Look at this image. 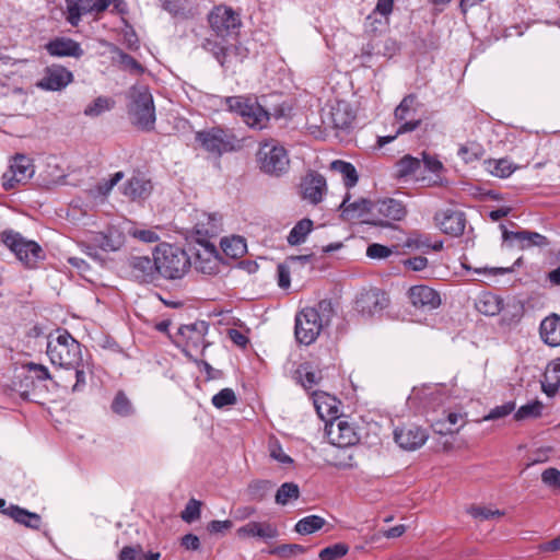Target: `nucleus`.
Returning <instances> with one entry per match:
<instances>
[{"label": "nucleus", "instance_id": "412c9836", "mask_svg": "<svg viewBox=\"0 0 560 560\" xmlns=\"http://www.w3.org/2000/svg\"><path fill=\"white\" fill-rule=\"evenodd\" d=\"M434 221L440 230L447 235L458 237L466 226V215L463 211L446 209L434 214Z\"/></svg>", "mask_w": 560, "mask_h": 560}, {"label": "nucleus", "instance_id": "423d86ee", "mask_svg": "<svg viewBox=\"0 0 560 560\" xmlns=\"http://www.w3.org/2000/svg\"><path fill=\"white\" fill-rule=\"evenodd\" d=\"M256 162L264 174L275 177L282 176L290 168L288 151L276 140H267L259 144Z\"/></svg>", "mask_w": 560, "mask_h": 560}, {"label": "nucleus", "instance_id": "a878e982", "mask_svg": "<svg viewBox=\"0 0 560 560\" xmlns=\"http://www.w3.org/2000/svg\"><path fill=\"white\" fill-rule=\"evenodd\" d=\"M394 438L401 448L413 451L425 443L428 440V433L421 427L409 425L395 429Z\"/></svg>", "mask_w": 560, "mask_h": 560}, {"label": "nucleus", "instance_id": "0eeeda50", "mask_svg": "<svg viewBox=\"0 0 560 560\" xmlns=\"http://www.w3.org/2000/svg\"><path fill=\"white\" fill-rule=\"evenodd\" d=\"M0 240L26 268H35L39 260L45 259L40 245L16 231L4 230L0 234Z\"/></svg>", "mask_w": 560, "mask_h": 560}, {"label": "nucleus", "instance_id": "a18cd8bd", "mask_svg": "<svg viewBox=\"0 0 560 560\" xmlns=\"http://www.w3.org/2000/svg\"><path fill=\"white\" fill-rule=\"evenodd\" d=\"M306 550V547L299 544H283L268 549L267 552L281 559H289L305 553Z\"/></svg>", "mask_w": 560, "mask_h": 560}, {"label": "nucleus", "instance_id": "f03ea898", "mask_svg": "<svg viewBox=\"0 0 560 560\" xmlns=\"http://www.w3.org/2000/svg\"><path fill=\"white\" fill-rule=\"evenodd\" d=\"M326 312H332L331 303L323 300L316 307H305L296 314L294 334L298 342L308 346L317 339Z\"/></svg>", "mask_w": 560, "mask_h": 560}, {"label": "nucleus", "instance_id": "5fc2aeb1", "mask_svg": "<svg viewBox=\"0 0 560 560\" xmlns=\"http://www.w3.org/2000/svg\"><path fill=\"white\" fill-rule=\"evenodd\" d=\"M237 401L236 395L232 388H223L217 393L212 399V405L218 409H223L228 406H233Z\"/></svg>", "mask_w": 560, "mask_h": 560}, {"label": "nucleus", "instance_id": "e433bc0d", "mask_svg": "<svg viewBox=\"0 0 560 560\" xmlns=\"http://www.w3.org/2000/svg\"><path fill=\"white\" fill-rule=\"evenodd\" d=\"M542 392L549 396H555L560 389V363L553 362L545 373V380L541 382Z\"/></svg>", "mask_w": 560, "mask_h": 560}, {"label": "nucleus", "instance_id": "f3484780", "mask_svg": "<svg viewBox=\"0 0 560 560\" xmlns=\"http://www.w3.org/2000/svg\"><path fill=\"white\" fill-rule=\"evenodd\" d=\"M66 20L71 26H78L82 15L103 13L110 4V0H66Z\"/></svg>", "mask_w": 560, "mask_h": 560}, {"label": "nucleus", "instance_id": "6e6d98bb", "mask_svg": "<svg viewBox=\"0 0 560 560\" xmlns=\"http://www.w3.org/2000/svg\"><path fill=\"white\" fill-rule=\"evenodd\" d=\"M188 0H161V7L172 16L187 18Z\"/></svg>", "mask_w": 560, "mask_h": 560}, {"label": "nucleus", "instance_id": "4c0bfd02", "mask_svg": "<svg viewBox=\"0 0 560 560\" xmlns=\"http://www.w3.org/2000/svg\"><path fill=\"white\" fill-rule=\"evenodd\" d=\"M486 170L492 174L493 176L500 178H506L511 176L515 170L516 165L513 164L509 159H489L485 162Z\"/></svg>", "mask_w": 560, "mask_h": 560}, {"label": "nucleus", "instance_id": "dca6fc26", "mask_svg": "<svg viewBox=\"0 0 560 560\" xmlns=\"http://www.w3.org/2000/svg\"><path fill=\"white\" fill-rule=\"evenodd\" d=\"M129 276L140 283H152L159 279L155 254L149 256H130L126 261Z\"/></svg>", "mask_w": 560, "mask_h": 560}, {"label": "nucleus", "instance_id": "69168bd1", "mask_svg": "<svg viewBox=\"0 0 560 560\" xmlns=\"http://www.w3.org/2000/svg\"><path fill=\"white\" fill-rule=\"evenodd\" d=\"M393 254V249L380 243H372L366 248V256L371 259H385Z\"/></svg>", "mask_w": 560, "mask_h": 560}, {"label": "nucleus", "instance_id": "de8ad7c7", "mask_svg": "<svg viewBox=\"0 0 560 560\" xmlns=\"http://www.w3.org/2000/svg\"><path fill=\"white\" fill-rule=\"evenodd\" d=\"M544 405L539 400L530 401L526 405L521 406L514 413V419L517 421L526 419H536L541 416Z\"/></svg>", "mask_w": 560, "mask_h": 560}, {"label": "nucleus", "instance_id": "ea45409f", "mask_svg": "<svg viewBox=\"0 0 560 560\" xmlns=\"http://www.w3.org/2000/svg\"><path fill=\"white\" fill-rule=\"evenodd\" d=\"M313 230V221L304 218L300 220L290 231L287 241L290 245H300Z\"/></svg>", "mask_w": 560, "mask_h": 560}, {"label": "nucleus", "instance_id": "393cba45", "mask_svg": "<svg viewBox=\"0 0 560 560\" xmlns=\"http://www.w3.org/2000/svg\"><path fill=\"white\" fill-rule=\"evenodd\" d=\"M326 190V179L317 172L308 173L301 183L302 198L312 205H318Z\"/></svg>", "mask_w": 560, "mask_h": 560}, {"label": "nucleus", "instance_id": "864d4df0", "mask_svg": "<svg viewBox=\"0 0 560 560\" xmlns=\"http://www.w3.org/2000/svg\"><path fill=\"white\" fill-rule=\"evenodd\" d=\"M349 551V546L345 542H337L325 547L318 553L320 560H337L345 557Z\"/></svg>", "mask_w": 560, "mask_h": 560}, {"label": "nucleus", "instance_id": "a211bd4d", "mask_svg": "<svg viewBox=\"0 0 560 560\" xmlns=\"http://www.w3.org/2000/svg\"><path fill=\"white\" fill-rule=\"evenodd\" d=\"M191 265L205 275H217L220 271L221 256L213 243L197 244Z\"/></svg>", "mask_w": 560, "mask_h": 560}, {"label": "nucleus", "instance_id": "774afa93", "mask_svg": "<svg viewBox=\"0 0 560 560\" xmlns=\"http://www.w3.org/2000/svg\"><path fill=\"white\" fill-rule=\"evenodd\" d=\"M541 481L555 490H560V470L553 467L545 469L541 474Z\"/></svg>", "mask_w": 560, "mask_h": 560}, {"label": "nucleus", "instance_id": "cd10ccee", "mask_svg": "<svg viewBox=\"0 0 560 560\" xmlns=\"http://www.w3.org/2000/svg\"><path fill=\"white\" fill-rule=\"evenodd\" d=\"M240 538H254L258 537L264 540H271L279 536L277 526L270 522H256L252 521L241 526L236 530Z\"/></svg>", "mask_w": 560, "mask_h": 560}, {"label": "nucleus", "instance_id": "b1692460", "mask_svg": "<svg viewBox=\"0 0 560 560\" xmlns=\"http://www.w3.org/2000/svg\"><path fill=\"white\" fill-rule=\"evenodd\" d=\"M503 241H515L521 249L530 248L533 246L546 247L549 245L548 238L538 233L528 230L509 231L504 224H500Z\"/></svg>", "mask_w": 560, "mask_h": 560}, {"label": "nucleus", "instance_id": "c85d7f7f", "mask_svg": "<svg viewBox=\"0 0 560 560\" xmlns=\"http://www.w3.org/2000/svg\"><path fill=\"white\" fill-rule=\"evenodd\" d=\"M349 201L350 194L347 192L342 202L339 206V209L341 210V215L345 220H359L362 219L365 214H370L371 219L373 218L374 202L365 198H361L353 202Z\"/></svg>", "mask_w": 560, "mask_h": 560}, {"label": "nucleus", "instance_id": "4468645a", "mask_svg": "<svg viewBox=\"0 0 560 560\" xmlns=\"http://www.w3.org/2000/svg\"><path fill=\"white\" fill-rule=\"evenodd\" d=\"M389 304V299L385 291L371 288L358 294L354 308L362 316L372 317L381 314Z\"/></svg>", "mask_w": 560, "mask_h": 560}, {"label": "nucleus", "instance_id": "c03bdc74", "mask_svg": "<svg viewBox=\"0 0 560 560\" xmlns=\"http://www.w3.org/2000/svg\"><path fill=\"white\" fill-rule=\"evenodd\" d=\"M457 154L465 163H472L485 155V149L481 144L472 141L463 144Z\"/></svg>", "mask_w": 560, "mask_h": 560}, {"label": "nucleus", "instance_id": "603ef678", "mask_svg": "<svg viewBox=\"0 0 560 560\" xmlns=\"http://www.w3.org/2000/svg\"><path fill=\"white\" fill-rule=\"evenodd\" d=\"M466 512L475 520L478 521H488L493 517H501L504 515L503 511H500L498 509L492 510L486 506L480 505H470L467 508Z\"/></svg>", "mask_w": 560, "mask_h": 560}, {"label": "nucleus", "instance_id": "2f4dec72", "mask_svg": "<svg viewBox=\"0 0 560 560\" xmlns=\"http://www.w3.org/2000/svg\"><path fill=\"white\" fill-rule=\"evenodd\" d=\"M3 514L10 516L16 523L32 529H38L42 524V517L39 514L30 512L19 505H9L8 509L3 511Z\"/></svg>", "mask_w": 560, "mask_h": 560}, {"label": "nucleus", "instance_id": "49530a36", "mask_svg": "<svg viewBox=\"0 0 560 560\" xmlns=\"http://www.w3.org/2000/svg\"><path fill=\"white\" fill-rule=\"evenodd\" d=\"M300 497V488L294 482H284L280 486L276 493V503L287 505L291 500Z\"/></svg>", "mask_w": 560, "mask_h": 560}, {"label": "nucleus", "instance_id": "6e6552de", "mask_svg": "<svg viewBox=\"0 0 560 560\" xmlns=\"http://www.w3.org/2000/svg\"><path fill=\"white\" fill-rule=\"evenodd\" d=\"M195 139L205 151L215 156L235 151L241 147L233 130L219 126L197 131Z\"/></svg>", "mask_w": 560, "mask_h": 560}, {"label": "nucleus", "instance_id": "58836bf2", "mask_svg": "<svg viewBox=\"0 0 560 560\" xmlns=\"http://www.w3.org/2000/svg\"><path fill=\"white\" fill-rule=\"evenodd\" d=\"M272 487L273 483L269 480H253L246 488L247 499L254 502H261L266 499Z\"/></svg>", "mask_w": 560, "mask_h": 560}, {"label": "nucleus", "instance_id": "a19ab883", "mask_svg": "<svg viewBox=\"0 0 560 560\" xmlns=\"http://www.w3.org/2000/svg\"><path fill=\"white\" fill-rule=\"evenodd\" d=\"M404 247L410 249H422L424 252H428L430 249L438 252L442 249L443 243L439 242L435 244H431L430 238L428 236L412 233L406 238Z\"/></svg>", "mask_w": 560, "mask_h": 560}, {"label": "nucleus", "instance_id": "9d476101", "mask_svg": "<svg viewBox=\"0 0 560 560\" xmlns=\"http://www.w3.org/2000/svg\"><path fill=\"white\" fill-rule=\"evenodd\" d=\"M209 330V323L205 320H196L195 323L182 325L177 331V345L183 348V352L188 358L194 354H203L208 347L206 335Z\"/></svg>", "mask_w": 560, "mask_h": 560}, {"label": "nucleus", "instance_id": "9b49d317", "mask_svg": "<svg viewBox=\"0 0 560 560\" xmlns=\"http://www.w3.org/2000/svg\"><path fill=\"white\" fill-rule=\"evenodd\" d=\"M406 214V206L400 200L385 198L374 202L373 218L366 222L375 226H389L392 221H400Z\"/></svg>", "mask_w": 560, "mask_h": 560}, {"label": "nucleus", "instance_id": "bb28decb", "mask_svg": "<svg viewBox=\"0 0 560 560\" xmlns=\"http://www.w3.org/2000/svg\"><path fill=\"white\" fill-rule=\"evenodd\" d=\"M153 190L152 182L143 174L131 176L122 186V194L129 200L142 202L150 197Z\"/></svg>", "mask_w": 560, "mask_h": 560}, {"label": "nucleus", "instance_id": "c9c22d12", "mask_svg": "<svg viewBox=\"0 0 560 560\" xmlns=\"http://www.w3.org/2000/svg\"><path fill=\"white\" fill-rule=\"evenodd\" d=\"M220 246L224 255L232 259L241 258L247 252L245 238L238 235L223 237L220 242Z\"/></svg>", "mask_w": 560, "mask_h": 560}, {"label": "nucleus", "instance_id": "8fccbe9b", "mask_svg": "<svg viewBox=\"0 0 560 560\" xmlns=\"http://www.w3.org/2000/svg\"><path fill=\"white\" fill-rule=\"evenodd\" d=\"M202 48L213 55L215 60L223 67L226 61L228 48L222 42L206 38L202 43Z\"/></svg>", "mask_w": 560, "mask_h": 560}, {"label": "nucleus", "instance_id": "f257e3e1", "mask_svg": "<svg viewBox=\"0 0 560 560\" xmlns=\"http://www.w3.org/2000/svg\"><path fill=\"white\" fill-rule=\"evenodd\" d=\"M127 113L131 124L141 131H152L155 126V106L147 85H133L129 89Z\"/></svg>", "mask_w": 560, "mask_h": 560}, {"label": "nucleus", "instance_id": "bf43d9fd", "mask_svg": "<svg viewBox=\"0 0 560 560\" xmlns=\"http://www.w3.org/2000/svg\"><path fill=\"white\" fill-rule=\"evenodd\" d=\"M114 102L104 96H100L93 101L85 109L84 114L86 116H98L105 110H109L113 106Z\"/></svg>", "mask_w": 560, "mask_h": 560}, {"label": "nucleus", "instance_id": "72a5a7b5", "mask_svg": "<svg viewBox=\"0 0 560 560\" xmlns=\"http://www.w3.org/2000/svg\"><path fill=\"white\" fill-rule=\"evenodd\" d=\"M421 168V160L410 154L404 155L395 163V178L405 180Z\"/></svg>", "mask_w": 560, "mask_h": 560}, {"label": "nucleus", "instance_id": "3c124183", "mask_svg": "<svg viewBox=\"0 0 560 560\" xmlns=\"http://www.w3.org/2000/svg\"><path fill=\"white\" fill-rule=\"evenodd\" d=\"M127 234L145 244L156 243L160 240L159 234L152 229H144L137 225H131L127 230Z\"/></svg>", "mask_w": 560, "mask_h": 560}, {"label": "nucleus", "instance_id": "5701e85b", "mask_svg": "<svg viewBox=\"0 0 560 560\" xmlns=\"http://www.w3.org/2000/svg\"><path fill=\"white\" fill-rule=\"evenodd\" d=\"M44 48L49 56L56 58H81L84 54L79 42L65 36L51 38L45 44Z\"/></svg>", "mask_w": 560, "mask_h": 560}, {"label": "nucleus", "instance_id": "0e129e2a", "mask_svg": "<svg viewBox=\"0 0 560 560\" xmlns=\"http://www.w3.org/2000/svg\"><path fill=\"white\" fill-rule=\"evenodd\" d=\"M103 253L115 252L119 248V244L115 243L113 238L103 233H95L91 240Z\"/></svg>", "mask_w": 560, "mask_h": 560}, {"label": "nucleus", "instance_id": "6ab92c4d", "mask_svg": "<svg viewBox=\"0 0 560 560\" xmlns=\"http://www.w3.org/2000/svg\"><path fill=\"white\" fill-rule=\"evenodd\" d=\"M222 231V217L218 213L201 212L194 226L196 244L212 243Z\"/></svg>", "mask_w": 560, "mask_h": 560}, {"label": "nucleus", "instance_id": "473e14b6", "mask_svg": "<svg viewBox=\"0 0 560 560\" xmlns=\"http://www.w3.org/2000/svg\"><path fill=\"white\" fill-rule=\"evenodd\" d=\"M502 303L503 299L500 295L491 292H485L478 298L476 308L483 315L494 316L500 314L502 311Z\"/></svg>", "mask_w": 560, "mask_h": 560}, {"label": "nucleus", "instance_id": "20e7f679", "mask_svg": "<svg viewBox=\"0 0 560 560\" xmlns=\"http://www.w3.org/2000/svg\"><path fill=\"white\" fill-rule=\"evenodd\" d=\"M224 103L228 109L240 115L248 127L258 130L267 127L270 114L260 105L256 96H228L224 98Z\"/></svg>", "mask_w": 560, "mask_h": 560}, {"label": "nucleus", "instance_id": "1a4fd4ad", "mask_svg": "<svg viewBox=\"0 0 560 560\" xmlns=\"http://www.w3.org/2000/svg\"><path fill=\"white\" fill-rule=\"evenodd\" d=\"M421 104L415 93L407 94L394 109V122L397 125L396 136L411 133L422 126L419 115Z\"/></svg>", "mask_w": 560, "mask_h": 560}, {"label": "nucleus", "instance_id": "7ed1b4c3", "mask_svg": "<svg viewBox=\"0 0 560 560\" xmlns=\"http://www.w3.org/2000/svg\"><path fill=\"white\" fill-rule=\"evenodd\" d=\"M158 271L164 279H180L191 266L190 257L187 253L171 244H162L155 248Z\"/></svg>", "mask_w": 560, "mask_h": 560}, {"label": "nucleus", "instance_id": "2eb2a0df", "mask_svg": "<svg viewBox=\"0 0 560 560\" xmlns=\"http://www.w3.org/2000/svg\"><path fill=\"white\" fill-rule=\"evenodd\" d=\"M73 81V73L66 67L52 63L43 70L42 78L36 86L43 91L58 92L66 89Z\"/></svg>", "mask_w": 560, "mask_h": 560}, {"label": "nucleus", "instance_id": "13d9d810", "mask_svg": "<svg viewBox=\"0 0 560 560\" xmlns=\"http://www.w3.org/2000/svg\"><path fill=\"white\" fill-rule=\"evenodd\" d=\"M354 116L341 110V106L338 105L331 112V121L336 129L346 130L351 127Z\"/></svg>", "mask_w": 560, "mask_h": 560}, {"label": "nucleus", "instance_id": "680f3d73", "mask_svg": "<svg viewBox=\"0 0 560 560\" xmlns=\"http://www.w3.org/2000/svg\"><path fill=\"white\" fill-rule=\"evenodd\" d=\"M515 407L516 405L514 401H508L501 406H495L486 416H483L482 421H493L504 418L511 415L515 410Z\"/></svg>", "mask_w": 560, "mask_h": 560}, {"label": "nucleus", "instance_id": "37998d69", "mask_svg": "<svg viewBox=\"0 0 560 560\" xmlns=\"http://www.w3.org/2000/svg\"><path fill=\"white\" fill-rule=\"evenodd\" d=\"M326 521L319 515H308L301 518L294 526V529L300 535H310L324 527Z\"/></svg>", "mask_w": 560, "mask_h": 560}, {"label": "nucleus", "instance_id": "aec40b11", "mask_svg": "<svg viewBox=\"0 0 560 560\" xmlns=\"http://www.w3.org/2000/svg\"><path fill=\"white\" fill-rule=\"evenodd\" d=\"M327 436L331 444L338 447L354 445L359 436L351 423L341 418H336L326 427Z\"/></svg>", "mask_w": 560, "mask_h": 560}, {"label": "nucleus", "instance_id": "4d7b16f0", "mask_svg": "<svg viewBox=\"0 0 560 560\" xmlns=\"http://www.w3.org/2000/svg\"><path fill=\"white\" fill-rule=\"evenodd\" d=\"M118 62L124 70H127L135 74H142L144 67L129 54L118 50Z\"/></svg>", "mask_w": 560, "mask_h": 560}, {"label": "nucleus", "instance_id": "ddd939ff", "mask_svg": "<svg viewBox=\"0 0 560 560\" xmlns=\"http://www.w3.org/2000/svg\"><path fill=\"white\" fill-rule=\"evenodd\" d=\"M34 174L31 159L24 154H16L9 168L3 173L2 187L4 190L14 189L20 184H25Z\"/></svg>", "mask_w": 560, "mask_h": 560}, {"label": "nucleus", "instance_id": "39448f33", "mask_svg": "<svg viewBox=\"0 0 560 560\" xmlns=\"http://www.w3.org/2000/svg\"><path fill=\"white\" fill-rule=\"evenodd\" d=\"M47 354L54 365L66 369L82 361L81 345L67 330H58L57 337L48 340Z\"/></svg>", "mask_w": 560, "mask_h": 560}, {"label": "nucleus", "instance_id": "09e8293b", "mask_svg": "<svg viewBox=\"0 0 560 560\" xmlns=\"http://www.w3.org/2000/svg\"><path fill=\"white\" fill-rule=\"evenodd\" d=\"M112 410L120 417H129L135 411L131 401L122 390L115 395L112 401Z\"/></svg>", "mask_w": 560, "mask_h": 560}, {"label": "nucleus", "instance_id": "338daca9", "mask_svg": "<svg viewBox=\"0 0 560 560\" xmlns=\"http://www.w3.org/2000/svg\"><path fill=\"white\" fill-rule=\"evenodd\" d=\"M201 503L195 499H190L182 512L183 521L191 523L200 517Z\"/></svg>", "mask_w": 560, "mask_h": 560}, {"label": "nucleus", "instance_id": "052dcab7", "mask_svg": "<svg viewBox=\"0 0 560 560\" xmlns=\"http://www.w3.org/2000/svg\"><path fill=\"white\" fill-rule=\"evenodd\" d=\"M296 374L299 375L300 382L305 389H312L315 385L318 384L320 380L318 373L310 370L308 366H300L296 370Z\"/></svg>", "mask_w": 560, "mask_h": 560}, {"label": "nucleus", "instance_id": "79ce46f5", "mask_svg": "<svg viewBox=\"0 0 560 560\" xmlns=\"http://www.w3.org/2000/svg\"><path fill=\"white\" fill-rule=\"evenodd\" d=\"M331 168L342 175L343 184L347 188L357 185L359 176L355 167L351 163L336 160L331 163Z\"/></svg>", "mask_w": 560, "mask_h": 560}, {"label": "nucleus", "instance_id": "e2e57ef3", "mask_svg": "<svg viewBox=\"0 0 560 560\" xmlns=\"http://www.w3.org/2000/svg\"><path fill=\"white\" fill-rule=\"evenodd\" d=\"M23 368L27 370V373L31 374L36 384L51 378V375L45 365L27 362L23 364Z\"/></svg>", "mask_w": 560, "mask_h": 560}, {"label": "nucleus", "instance_id": "f704fd0d", "mask_svg": "<svg viewBox=\"0 0 560 560\" xmlns=\"http://www.w3.org/2000/svg\"><path fill=\"white\" fill-rule=\"evenodd\" d=\"M500 314V325L512 327L515 326L523 317L524 308L520 302L512 300L506 303H502V311Z\"/></svg>", "mask_w": 560, "mask_h": 560}, {"label": "nucleus", "instance_id": "f8f14e48", "mask_svg": "<svg viewBox=\"0 0 560 560\" xmlns=\"http://www.w3.org/2000/svg\"><path fill=\"white\" fill-rule=\"evenodd\" d=\"M208 22L211 30L219 37H226L241 26L238 14L230 7H214L208 14Z\"/></svg>", "mask_w": 560, "mask_h": 560}, {"label": "nucleus", "instance_id": "4be33fe9", "mask_svg": "<svg viewBox=\"0 0 560 560\" xmlns=\"http://www.w3.org/2000/svg\"><path fill=\"white\" fill-rule=\"evenodd\" d=\"M408 298L416 308L422 311H432L441 305L440 293L425 284L412 285L408 290Z\"/></svg>", "mask_w": 560, "mask_h": 560}, {"label": "nucleus", "instance_id": "7c9ffc66", "mask_svg": "<svg viewBox=\"0 0 560 560\" xmlns=\"http://www.w3.org/2000/svg\"><path fill=\"white\" fill-rule=\"evenodd\" d=\"M37 384L32 378L27 370L21 366L14 374L12 380V390L15 392L22 399L30 400L34 394Z\"/></svg>", "mask_w": 560, "mask_h": 560}, {"label": "nucleus", "instance_id": "c756f323", "mask_svg": "<svg viewBox=\"0 0 560 560\" xmlns=\"http://www.w3.org/2000/svg\"><path fill=\"white\" fill-rule=\"evenodd\" d=\"M541 340L550 346H560V315L552 313L545 317L539 326Z\"/></svg>", "mask_w": 560, "mask_h": 560}]
</instances>
